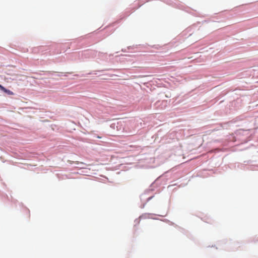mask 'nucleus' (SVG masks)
<instances>
[{
	"instance_id": "obj_3",
	"label": "nucleus",
	"mask_w": 258,
	"mask_h": 258,
	"mask_svg": "<svg viewBox=\"0 0 258 258\" xmlns=\"http://www.w3.org/2000/svg\"><path fill=\"white\" fill-rule=\"evenodd\" d=\"M97 138L100 139V138H101V137H99V136H97Z\"/></svg>"
},
{
	"instance_id": "obj_1",
	"label": "nucleus",
	"mask_w": 258,
	"mask_h": 258,
	"mask_svg": "<svg viewBox=\"0 0 258 258\" xmlns=\"http://www.w3.org/2000/svg\"><path fill=\"white\" fill-rule=\"evenodd\" d=\"M3 91L5 92L6 93L8 94V95H14V93L10 91V90L7 89L5 88V89L3 90Z\"/></svg>"
},
{
	"instance_id": "obj_2",
	"label": "nucleus",
	"mask_w": 258,
	"mask_h": 258,
	"mask_svg": "<svg viewBox=\"0 0 258 258\" xmlns=\"http://www.w3.org/2000/svg\"><path fill=\"white\" fill-rule=\"evenodd\" d=\"M0 89L3 91V89H5V87L0 84Z\"/></svg>"
}]
</instances>
